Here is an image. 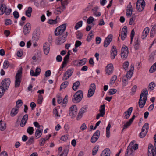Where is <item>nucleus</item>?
Instances as JSON below:
<instances>
[{"label": "nucleus", "instance_id": "5", "mask_svg": "<svg viewBox=\"0 0 156 156\" xmlns=\"http://www.w3.org/2000/svg\"><path fill=\"white\" fill-rule=\"evenodd\" d=\"M11 9L7 8L5 4H2L0 7V15H2L5 13L6 15H9L11 12Z\"/></svg>", "mask_w": 156, "mask_h": 156}, {"label": "nucleus", "instance_id": "56", "mask_svg": "<svg viewBox=\"0 0 156 156\" xmlns=\"http://www.w3.org/2000/svg\"><path fill=\"white\" fill-rule=\"evenodd\" d=\"M22 100H19L16 102V106L17 108H19L22 106Z\"/></svg>", "mask_w": 156, "mask_h": 156}, {"label": "nucleus", "instance_id": "30", "mask_svg": "<svg viewBox=\"0 0 156 156\" xmlns=\"http://www.w3.org/2000/svg\"><path fill=\"white\" fill-rule=\"evenodd\" d=\"M105 105L103 104L100 106V109L99 110L100 113L102 115V117H103L105 114Z\"/></svg>", "mask_w": 156, "mask_h": 156}, {"label": "nucleus", "instance_id": "8", "mask_svg": "<svg viewBox=\"0 0 156 156\" xmlns=\"http://www.w3.org/2000/svg\"><path fill=\"white\" fill-rule=\"evenodd\" d=\"M11 83L9 78L4 79L1 83V86L5 90H7Z\"/></svg>", "mask_w": 156, "mask_h": 156}, {"label": "nucleus", "instance_id": "32", "mask_svg": "<svg viewBox=\"0 0 156 156\" xmlns=\"http://www.w3.org/2000/svg\"><path fill=\"white\" fill-rule=\"evenodd\" d=\"M80 83L79 81H77L75 82L73 85L72 88L74 91H76L78 89L80 85Z\"/></svg>", "mask_w": 156, "mask_h": 156}, {"label": "nucleus", "instance_id": "39", "mask_svg": "<svg viewBox=\"0 0 156 156\" xmlns=\"http://www.w3.org/2000/svg\"><path fill=\"white\" fill-rule=\"evenodd\" d=\"M156 70V62L150 67L149 71L150 73H152L154 72Z\"/></svg>", "mask_w": 156, "mask_h": 156}, {"label": "nucleus", "instance_id": "11", "mask_svg": "<svg viewBox=\"0 0 156 156\" xmlns=\"http://www.w3.org/2000/svg\"><path fill=\"white\" fill-rule=\"evenodd\" d=\"M68 33L66 32L65 34H64L62 35H59V36L58 38V43L61 44L64 43L66 40V37L68 35Z\"/></svg>", "mask_w": 156, "mask_h": 156}, {"label": "nucleus", "instance_id": "52", "mask_svg": "<svg viewBox=\"0 0 156 156\" xmlns=\"http://www.w3.org/2000/svg\"><path fill=\"white\" fill-rule=\"evenodd\" d=\"M129 65V63L128 61H126L124 62L123 65V69L126 70L128 68Z\"/></svg>", "mask_w": 156, "mask_h": 156}, {"label": "nucleus", "instance_id": "43", "mask_svg": "<svg viewBox=\"0 0 156 156\" xmlns=\"http://www.w3.org/2000/svg\"><path fill=\"white\" fill-rule=\"evenodd\" d=\"M34 129L32 127H29L27 129V132L29 134L31 135L34 133Z\"/></svg>", "mask_w": 156, "mask_h": 156}, {"label": "nucleus", "instance_id": "15", "mask_svg": "<svg viewBox=\"0 0 156 156\" xmlns=\"http://www.w3.org/2000/svg\"><path fill=\"white\" fill-rule=\"evenodd\" d=\"M130 69L127 72L126 77L130 79L132 77L134 69V65L132 64L130 66Z\"/></svg>", "mask_w": 156, "mask_h": 156}, {"label": "nucleus", "instance_id": "12", "mask_svg": "<svg viewBox=\"0 0 156 156\" xmlns=\"http://www.w3.org/2000/svg\"><path fill=\"white\" fill-rule=\"evenodd\" d=\"M100 135V131L97 130L91 137V142L93 143H95L99 138Z\"/></svg>", "mask_w": 156, "mask_h": 156}, {"label": "nucleus", "instance_id": "62", "mask_svg": "<svg viewBox=\"0 0 156 156\" xmlns=\"http://www.w3.org/2000/svg\"><path fill=\"white\" fill-rule=\"evenodd\" d=\"M136 88L137 86L136 85H134L133 86L131 89V95H133L136 92Z\"/></svg>", "mask_w": 156, "mask_h": 156}, {"label": "nucleus", "instance_id": "25", "mask_svg": "<svg viewBox=\"0 0 156 156\" xmlns=\"http://www.w3.org/2000/svg\"><path fill=\"white\" fill-rule=\"evenodd\" d=\"M133 109V108L132 107H130L128 109L127 111H126L124 112V114H125V118L126 119H127L129 118L132 111Z\"/></svg>", "mask_w": 156, "mask_h": 156}, {"label": "nucleus", "instance_id": "45", "mask_svg": "<svg viewBox=\"0 0 156 156\" xmlns=\"http://www.w3.org/2000/svg\"><path fill=\"white\" fill-rule=\"evenodd\" d=\"M67 0H62L61 1V7L63 9H65L66 7L65 5L67 4Z\"/></svg>", "mask_w": 156, "mask_h": 156}, {"label": "nucleus", "instance_id": "20", "mask_svg": "<svg viewBox=\"0 0 156 156\" xmlns=\"http://www.w3.org/2000/svg\"><path fill=\"white\" fill-rule=\"evenodd\" d=\"M50 45L47 43L45 42L43 45V50L44 53L46 55H48L49 52Z\"/></svg>", "mask_w": 156, "mask_h": 156}, {"label": "nucleus", "instance_id": "64", "mask_svg": "<svg viewBox=\"0 0 156 156\" xmlns=\"http://www.w3.org/2000/svg\"><path fill=\"white\" fill-rule=\"evenodd\" d=\"M148 156H156V150H154L153 151H151V153H148Z\"/></svg>", "mask_w": 156, "mask_h": 156}, {"label": "nucleus", "instance_id": "14", "mask_svg": "<svg viewBox=\"0 0 156 156\" xmlns=\"http://www.w3.org/2000/svg\"><path fill=\"white\" fill-rule=\"evenodd\" d=\"M127 27L125 26L122 28L121 34L119 35L121 36V39L122 40H124L126 38L127 33Z\"/></svg>", "mask_w": 156, "mask_h": 156}, {"label": "nucleus", "instance_id": "3", "mask_svg": "<svg viewBox=\"0 0 156 156\" xmlns=\"http://www.w3.org/2000/svg\"><path fill=\"white\" fill-rule=\"evenodd\" d=\"M83 92L82 90H79L76 92L73 95L72 101L74 102L78 103L82 100L83 97Z\"/></svg>", "mask_w": 156, "mask_h": 156}, {"label": "nucleus", "instance_id": "33", "mask_svg": "<svg viewBox=\"0 0 156 156\" xmlns=\"http://www.w3.org/2000/svg\"><path fill=\"white\" fill-rule=\"evenodd\" d=\"M134 48L136 50H138L139 49V46L140 45V43L139 41L138 38H136L135 39L134 42Z\"/></svg>", "mask_w": 156, "mask_h": 156}, {"label": "nucleus", "instance_id": "28", "mask_svg": "<svg viewBox=\"0 0 156 156\" xmlns=\"http://www.w3.org/2000/svg\"><path fill=\"white\" fill-rule=\"evenodd\" d=\"M69 57L66 55L63 59V61L62 65V68H63L66 65L69 59Z\"/></svg>", "mask_w": 156, "mask_h": 156}, {"label": "nucleus", "instance_id": "22", "mask_svg": "<svg viewBox=\"0 0 156 156\" xmlns=\"http://www.w3.org/2000/svg\"><path fill=\"white\" fill-rule=\"evenodd\" d=\"M69 150V147H66L64 149L62 153L59 152L57 156H67Z\"/></svg>", "mask_w": 156, "mask_h": 156}, {"label": "nucleus", "instance_id": "2", "mask_svg": "<svg viewBox=\"0 0 156 156\" xmlns=\"http://www.w3.org/2000/svg\"><path fill=\"white\" fill-rule=\"evenodd\" d=\"M22 73V67H21L18 70L15 76L16 80L15 87L16 88L19 87L20 86V83L21 81Z\"/></svg>", "mask_w": 156, "mask_h": 156}, {"label": "nucleus", "instance_id": "63", "mask_svg": "<svg viewBox=\"0 0 156 156\" xmlns=\"http://www.w3.org/2000/svg\"><path fill=\"white\" fill-rule=\"evenodd\" d=\"M63 10L60 9V8H57L55 11L54 13L56 14H60L62 12Z\"/></svg>", "mask_w": 156, "mask_h": 156}, {"label": "nucleus", "instance_id": "17", "mask_svg": "<svg viewBox=\"0 0 156 156\" xmlns=\"http://www.w3.org/2000/svg\"><path fill=\"white\" fill-rule=\"evenodd\" d=\"M134 141H133L132 142H131L129 145L128 146L127 148V150H128L129 149V150H133V148L134 150H136L138 149V144H134Z\"/></svg>", "mask_w": 156, "mask_h": 156}, {"label": "nucleus", "instance_id": "55", "mask_svg": "<svg viewBox=\"0 0 156 156\" xmlns=\"http://www.w3.org/2000/svg\"><path fill=\"white\" fill-rule=\"evenodd\" d=\"M117 91V90L115 89H110L108 93L110 95H113L116 93Z\"/></svg>", "mask_w": 156, "mask_h": 156}, {"label": "nucleus", "instance_id": "4", "mask_svg": "<svg viewBox=\"0 0 156 156\" xmlns=\"http://www.w3.org/2000/svg\"><path fill=\"white\" fill-rule=\"evenodd\" d=\"M66 28V24H63L57 27L55 31V34L56 36L63 34Z\"/></svg>", "mask_w": 156, "mask_h": 156}, {"label": "nucleus", "instance_id": "57", "mask_svg": "<svg viewBox=\"0 0 156 156\" xmlns=\"http://www.w3.org/2000/svg\"><path fill=\"white\" fill-rule=\"evenodd\" d=\"M94 21V18L92 16L90 17L87 20V23L88 24L92 23Z\"/></svg>", "mask_w": 156, "mask_h": 156}, {"label": "nucleus", "instance_id": "51", "mask_svg": "<svg viewBox=\"0 0 156 156\" xmlns=\"http://www.w3.org/2000/svg\"><path fill=\"white\" fill-rule=\"evenodd\" d=\"M117 79V76L116 75H114L110 80V83L111 84H114Z\"/></svg>", "mask_w": 156, "mask_h": 156}, {"label": "nucleus", "instance_id": "50", "mask_svg": "<svg viewBox=\"0 0 156 156\" xmlns=\"http://www.w3.org/2000/svg\"><path fill=\"white\" fill-rule=\"evenodd\" d=\"M155 86L154 83L153 82H151L148 86V88L150 89L151 90H153V88Z\"/></svg>", "mask_w": 156, "mask_h": 156}, {"label": "nucleus", "instance_id": "9", "mask_svg": "<svg viewBox=\"0 0 156 156\" xmlns=\"http://www.w3.org/2000/svg\"><path fill=\"white\" fill-rule=\"evenodd\" d=\"M77 107L75 105H74L70 108L69 112V115L72 117H74L77 115Z\"/></svg>", "mask_w": 156, "mask_h": 156}, {"label": "nucleus", "instance_id": "44", "mask_svg": "<svg viewBox=\"0 0 156 156\" xmlns=\"http://www.w3.org/2000/svg\"><path fill=\"white\" fill-rule=\"evenodd\" d=\"M83 21H80L78 22L75 26V28L76 30L78 29L79 27H81L82 25Z\"/></svg>", "mask_w": 156, "mask_h": 156}, {"label": "nucleus", "instance_id": "49", "mask_svg": "<svg viewBox=\"0 0 156 156\" xmlns=\"http://www.w3.org/2000/svg\"><path fill=\"white\" fill-rule=\"evenodd\" d=\"M34 138L33 137H31L30 138L28 141L26 142V144L27 145H30L32 144L34 142Z\"/></svg>", "mask_w": 156, "mask_h": 156}, {"label": "nucleus", "instance_id": "54", "mask_svg": "<svg viewBox=\"0 0 156 156\" xmlns=\"http://www.w3.org/2000/svg\"><path fill=\"white\" fill-rule=\"evenodd\" d=\"M73 71V69H71L68 70L65 73L70 77L72 75Z\"/></svg>", "mask_w": 156, "mask_h": 156}, {"label": "nucleus", "instance_id": "24", "mask_svg": "<svg viewBox=\"0 0 156 156\" xmlns=\"http://www.w3.org/2000/svg\"><path fill=\"white\" fill-rule=\"evenodd\" d=\"M149 32V28L147 27L145 28L142 33V38L143 39L146 38Z\"/></svg>", "mask_w": 156, "mask_h": 156}, {"label": "nucleus", "instance_id": "31", "mask_svg": "<svg viewBox=\"0 0 156 156\" xmlns=\"http://www.w3.org/2000/svg\"><path fill=\"white\" fill-rule=\"evenodd\" d=\"M5 123L2 121H0V130L2 131L4 130L6 128Z\"/></svg>", "mask_w": 156, "mask_h": 156}, {"label": "nucleus", "instance_id": "29", "mask_svg": "<svg viewBox=\"0 0 156 156\" xmlns=\"http://www.w3.org/2000/svg\"><path fill=\"white\" fill-rule=\"evenodd\" d=\"M32 12V9L31 7H29L27 10L25 12V14L28 17L31 16V13Z\"/></svg>", "mask_w": 156, "mask_h": 156}, {"label": "nucleus", "instance_id": "27", "mask_svg": "<svg viewBox=\"0 0 156 156\" xmlns=\"http://www.w3.org/2000/svg\"><path fill=\"white\" fill-rule=\"evenodd\" d=\"M39 38V36L38 33L36 31H34L33 34L32 36V41H33L35 43L37 41Z\"/></svg>", "mask_w": 156, "mask_h": 156}, {"label": "nucleus", "instance_id": "21", "mask_svg": "<svg viewBox=\"0 0 156 156\" xmlns=\"http://www.w3.org/2000/svg\"><path fill=\"white\" fill-rule=\"evenodd\" d=\"M133 9L132 5H131V2H129V5L127 6V9L126 12V15L128 17H130L132 14Z\"/></svg>", "mask_w": 156, "mask_h": 156}, {"label": "nucleus", "instance_id": "10", "mask_svg": "<svg viewBox=\"0 0 156 156\" xmlns=\"http://www.w3.org/2000/svg\"><path fill=\"white\" fill-rule=\"evenodd\" d=\"M31 30L30 24L29 23H27L25 25L23 29V31L25 35L27 36L30 32Z\"/></svg>", "mask_w": 156, "mask_h": 156}, {"label": "nucleus", "instance_id": "60", "mask_svg": "<svg viewBox=\"0 0 156 156\" xmlns=\"http://www.w3.org/2000/svg\"><path fill=\"white\" fill-rule=\"evenodd\" d=\"M131 123L129 121L127 122L124 125L123 129H122V132L123 131L124 129L129 127L131 125Z\"/></svg>", "mask_w": 156, "mask_h": 156}, {"label": "nucleus", "instance_id": "58", "mask_svg": "<svg viewBox=\"0 0 156 156\" xmlns=\"http://www.w3.org/2000/svg\"><path fill=\"white\" fill-rule=\"evenodd\" d=\"M57 19V18L55 20H52L51 19H50L49 20V21L48 22V23L50 24H56L57 22L56 21Z\"/></svg>", "mask_w": 156, "mask_h": 156}, {"label": "nucleus", "instance_id": "41", "mask_svg": "<svg viewBox=\"0 0 156 156\" xmlns=\"http://www.w3.org/2000/svg\"><path fill=\"white\" fill-rule=\"evenodd\" d=\"M69 84L68 81H66L63 82L61 85L60 90H61L62 89H65Z\"/></svg>", "mask_w": 156, "mask_h": 156}, {"label": "nucleus", "instance_id": "26", "mask_svg": "<svg viewBox=\"0 0 156 156\" xmlns=\"http://www.w3.org/2000/svg\"><path fill=\"white\" fill-rule=\"evenodd\" d=\"M110 151L108 148H106L103 150L100 156H110Z\"/></svg>", "mask_w": 156, "mask_h": 156}, {"label": "nucleus", "instance_id": "48", "mask_svg": "<svg viewBox=\"0 0 156 156\" xmlns=\"http://www.w3.org/2000/svg\"><path fill=\"white\" fill-rule=\"evenodd\" d=\"M5 90L3 87L0 86V98H1L4 94Z\"/></svg>", "mask_w": 156, "mask_h": 156}, {"label": "nucleus", "instance_id": "1", "mask_svg": "<svg viewBox=\"0 0 156 156\" xmlns=\"http://www.w3.org/2000/svg\"><path fill=\"white\" fill-rule=\"evenodd\" d=\"M148 91L147 88L143 89L140 94L138 104L140 108H143L145 105L147 98Z\"/></svg>", "mask_w": 156, "mask_h": 156}, {"label": "nucleus", "instance_id": "7", "mask_svg": "<svg viewBox=\"0 0 156 156\" xmlns=\"http://www.w3.org/2000/svg\"><path fill=\"white\" fill-rule=\"evenodd\" d=\"M129 51L128 48L126 46L122 47L121 50V56L122 58L125 60L128 56Z\"/></svg>", "mask_w": 156, "mask_h": 156}, {"label": "nucleus", "instance_id": "47", "mask_svg": "<svg viewBox=\"0 0 156 156\" xmlns=\"http://www.w3.org/2000/svg\"><path fill=\"white\" fill-rule=\"evenodd\" d=\"M43 100V96L41 94H39L38 96V98L37 102L38 104H41L42 103Z\"/></svg>", "mask_w": 156, "mask_h": 156}, {"label": "nucleus", "instance_id": "42", "mask_svg": "<svg viewBox=\"0 0 156 156\" xmlns=\"http://www.w3.org/2000/svg\"><path fill=\"white\" fill-rule=\"evenodd\" d=\"M87 59L86 58H83L81 60H79V66H81L84 65L87 61Z\"/></svg>", "mask_w": 156, "mask_h": 156}, {"label": "nucleus", "instance_id": "34", "mask_svg": "<svg viewBox=\"0 0 156 156\" xmlns=\"http://www.w3.org/2000/svg\"><path fill=\"white\" fill-rule=\"evenodd\" d=\"M129 150H127V148L126 151L125 156H133V150L129 149Z\"/></svg>", "mask_w": 156, "mask_h": 156}, {"label": "nucleus", "instance_id": "36", "mask_svg": "<svg viewBox=\"0 0 156 156\" xmlns=\"http://www.w3.org/2000/svg\"><path fill=\"white\" fill-rule=\"evenodd\" d=\"M42 132L37 129L35 133V136L36 138H39L42 135Z\"/></svg>", "mask_w": 156, "mask_h": 156}, {"label": "nucleus", "instance_id": "16", "mask_svg": "<svg viewBox=\"0 0 156 156\" xmlns=\"http://www.w3.org/2000/svg\"><path fill=\"white\" fill-rule=\"evenodd\" d=\"M28 118V115L27 114H25L23 116L21 121L20 124V126L22 127H24L27 123Z\"/></svg>", "mask_w": 156, "mask_h": 156}, {"label": "nucleus", "instance_id": "19", "mask_svg": "<svg viewBox=\"0 0 156 156\" xmlns=\"http://www.w3.org/2000/svg\"><path fill=\"white\" fill-rule=\"evenodd\" d=\"M117 51L115 46H113L111 51V58L113 59L117 55Z\"/></svg>", "mask_w": 156, "mask_h": 156}, {"label": "nucleus", "instance_id": "46", "mask_svg": "<svg viewBox=\"0 0 156 156\" xmlns=\"http://www.w3.org/2000/svg\"><path fill=\"white\" fill-rule=\"evenodd\" d=\"M95 91L91 90V89H89L88 91L87 97H90L92 96L94 94Z\"/></svg>", "mask_w": 156, "mask_h": 156}, {"label": "nucleus", "instance_id": "37", "mask_svg": "<svg viewBox=\"0 0 156 156\" xmlns=\"http://www.w3.org/2000/svg\"><path fill=\"white\" fill-rule=\"evenodd\" d=\"M111 125L110 123H109L106 128V136L108 138L110 136V129L111 128Z\"/></svg>", "mask_w": 156, "mask_h": 156}, {"label": "nucleus", "instance_id": "18", "mask_svg": "<svg viewBox=\"0 0 156 156\" xmlns=\"http://www.w3.org/2000/svg\"><path fill=\"white\" fill-rule=\"evenodd\" d=\"M113 66L112 64H110L107 65L106 68V73L108 75L112 74L113 71Z\"/></svg>", "mask_w": 156, "mask_h": 156}, {"label": "nucleus", "instance_id": "61", "mask_svg": "<svg viewBox=\"0 0 156 156\" xmlns=\"http://www.w3.org/2000/svg\"><path fill=\"white\" fill-rule=\"evenodd\" d=\"M147 132V131H146L145 132H141L140 134V138H143L145 137Z\"/></svg>", "mask_w": 156, "mask_h": 156}, {"label": "nucleus", "instance_id": "53", "mask_svg": "<svg viewBox=\"0 0 156 156\" xmlns=\"http://www.w3.org/2000/svg\"><path fill=\"white\" fill-rule=\"evenodd\" d=\"M9 65V61L7 60L5 61L3 64V68L4 69H6L7 68Z\"/></svg>", "mask_w": 156, "mask_h": 156}, {"label": "nucleus", "instance_id": "38", "mask_svg": "<svg viewBox=\"0 0 156 156\" xmlns=\"http://www.w3.org/2000/svg\"><path fill=\"white\" fill-rule=\"evenodd\" d=\"M149 124L147 123H146L144 124V125L143 126L141 132H145V129H146V131H147L149 129Z\"/></svg>", "mask_w": 156, "mask_h": 156}, {"label": "nucleus", "instance_id": "13", "mask_svg": "<svg viewBox=\"0 0 156 156\" xmlns=\"http://www.w3.org/2000/svg\"><path fill=\"white\" fill-rule=\"evenodd\" d=\"M112 39V34L109 35L105 38L104 42V46L107 47L110 44Z\"/></svg>", "mask_w": 156, "mask_h": 156}, {"label": "nucleus", "instance_id": "23", "mask_svg": "<svg viewBox=\"0 0 156 156\" xmlns=\"http://www.w3.org/2000/svg\"><path fill=\"white\" fill-rule=\"evenodd\" d=\"M87 108L83 107L80 109L79 113L77 115V120L80 119L82 116L83 114L86 111Z\"/></svg>", "mask_w": 156, "mask_h": 156}, {"label": "nucleus", "instance_id": "59", "mask_svg": "<svg viewBox=\"0 0 156 156\" xmlns=\"http://www.w3.org/2000/svg\"><path fill=\"white\" fill-rule=\"evenodd\" d=\"M98 147H95L94 148L93 150V151L92 152V155H93L94 156L96 154L97 152H98Z\"/></svg>", "mask_w": 156, "mask_h": 156}, {"label": "nucleus", "instance_id": "35", "mask_svg": "<svg viewBox=\"0 0 156 156\" xmlns=\"http://www.w3.org/2000/svg\"><path fill=\"white\" fill-rule=\"evenodd\" d=\"M18 112V109L13 108L11 111L10 115L12 117H14L17 114Z\"/></svg>", "mask_w": 156, "mask_h": 156}, {"label": "nucleus", "instance_id": "6", "mask_svg": "<svg viewBox=\"0 0 156 156\" xmlns=\"http://www.w3.org/2000/svg\"><path fill=\"white\" fill-rule=\"evenodd\" d=\"M144 0H137L136 2V8L139 12H141L144 9L145 5Z\"/></svg>", "mask_w": 156, "mask_h": 156}, {"label": "nucleus", "instance_id": "40", "mask_svg": "<svg viewBox=\"0 0 156 156\" xmlns=\"http://www.w3.org/2000/svg\"><path fill=\"white\" fill-rule=\"evenodd\" d=\"M128 78L126 77V76H124L123 77L122 81L123 82L122 85L123 86H125L128 84Z\"/></svg>", "mask_w": 156, "mask_h": 156}]
</instances>
